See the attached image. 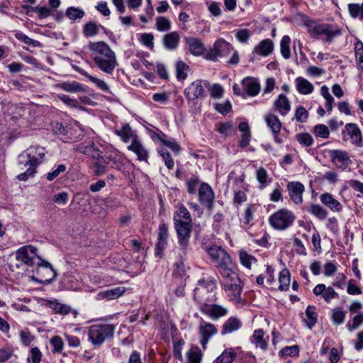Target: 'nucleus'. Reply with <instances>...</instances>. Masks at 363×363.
Segmentation results:
<instances>
[{"mask_svg": "<svg viewBox=\"0 0 363 363\" xmlns=\"http://www.w3.org/2000/svg\"><path fill=\"white\" fill-rule=\"evenodd\" d=\"M45 150L38 145H31L18 156V166L23 171L17 176L20 181H26L35 174L37 167L45 158Z\"/></svg>", "mask_w": 363, "mask_h": 363, "instance_id": "nucleus-1", "label": "nucleus"}, {"mask_svg": "<svg viewBox=\"0 0 363 363\" xmlns=\"http://www.w3.org/2000/svg\"><path fill=\"white\" fill-rule=\"evenodd\" d=\"M91 56L98 68L106 73L112 74L118 65L116 53L105 42H91L88 45Z\"/></svg>", "mask_w": 363, "mask_h": 363, "instance_id": "nucleus-2", "label": "nucleus"}, {"mask_svg": "<svg viewBox=\"0 0 363 363\" xmlns=\"http://www.w3.org/2000/svg\"><path fill=\"white\" fill-rule=\"evenodd\" d=\"M173 220L179 243L182 249H186L192 231V220L189 211L183 204L178 206Z\"/></svg>", "mask_w": 363, "mask_h": 363, "instance_id": "nucleus-3", "label": "nucleus"}, {"mask_svg": "<svg viewBox=\"0 0 363 363\" xmlns=\"http://www.w3.org/2000/svg\"><path fill=\"white\" fill-rule=\"evenodd\" d=\"M303 24L312 38L321 39L328 43H332L335 38L342 35V29L335 24L319 23L307 17L305 18Z\"/></svg>", "mask_w": 363, "mask_h": 363, "instance_id": "nucleus-4", "label": "nucleus"}, {"mask_svg": "<svg viewBox=\"0 0 363 363\" xmlns=\"http://www.w3.org/2000/svg\"><path fill=\"white\" fill-rule=\"evenodd\" d=\"M116 326L106 323H98L88 328V337L92 345L101 347L106 341L111 340L114 335Z\"/></svg>", "mask_w": 363, "mask_h": 363, "instance_id": "nucleus-5", "label": "nucleus"}, {"mask_svg": "<svg viewBox=\"0 0 363 363\" xmlns=\"http://www.w3.org/2000/svg\"><path fill=\"white\" fill-rule=\"evenodd\" d=\"M221 284L224 290L227 292L230 301L236 303L241 302V292L242 286L238 274L233 270L220 274Z\"/></svg>", "mask_w": 363, "mask_h": 363, "instance_id": "nucleus-6", "label": "nucleus"}, {"mask_svg": "<svg viewBox=\"0 0 363 363\" xmlns=\"http://www.w3.org/2000/svg\"><path fill=\"white\" fill-rule=\"evenodd\" d=\"M37 249L31 245H26L20 247L16 252L17 260L22 262L28 266H38L44 268H50L54 272L52 265L47 261L36 255Z\"/></svg>", "mask_w": 363, "mask_h": 363, "instance_id": "nucleus-7", "label": "nucleus"}, {"mask_svg": "<svg viewBox=\"0 0 363 363\" xmlns=\"http://www.w3.org/2000/svg\"><path fill=\"white\" fill-rule=\"evenodd\" d=\"M207 252L211 259L216 262L220 274L233 270L231 257L221 246L213 245L207 249Z\"/></svg>", "mask_w": 363, "mask_h": 363, "instance_id": "nucleus-8", "label": "nucleus"}, {"mask_svg": "<svg viewBox=\"0 0 363 363\" xmlns=\"http://www.w3.org/2000/svg\"><path fill=\"white\" fill-rule=\"evenodd\" d=\"M296 216L291 211L281 208L269 218L271 226L279 230H284L291 226L295 220Z\"/></svg>", "mask_w": 363, "mask_h": 363, "instance_id": "nucleus-9", "label": "nucleus"}, {"mask_svg": "<svg viewBox=\"0 0 363 363\" xmlns=\"http://www.w3.org/2000/svg\"><path fill=\"white\" fill-rule=\"evenodd\" d=\"M233 51V47L225 40L220 38L213 45L212 48L206 52L205 59L216 62L219 58L228 56Z\"/></svg>", "mask_w": 363, "mask_h": 363, "instance_id": "nucleus-10", "label": "nucleus"}, {"mask_svg": "<svg viewBox=\"0 0 363 363\" xmlns=\"http://www.w3.org/2000/svg\"><path fill=\"white\" fill-rule=\"evenodd\" d=\"M199 311L213 320H218L225 316L228 312L227 308L213 303V302L203 304L202 306H199Z\"/></svg>", "mask_w": 363, "mask_h": 363, "instance_id": "nucleus-11", "label": "nucleus"}, {"mask_svg": "<svg viewBox=\"0 0 363 363\" xmlns=\"http://www.w3.org/2000/svg\"><path fill=\"white\" fill-rule=\"evenodd\" d=\"M329 156L333 164L342 171L346 170L352 164V160L345 150H331L329 151Z\"/></svg>", "mask_w": 363, "mask_h": 363, "instance_id": "nucleus-12", "label": "nucleus"}, {"mask_svg": "<svg viewBox=\"0 0 363 363\" xmlns=\"http://www.w3.org/2000/svg\"><path fill=\"white\" fill-rule=\"evenodd\" d=\"M184 95L189 101L196 104V100L203 99L205 90L201 80H196L191 83L184 90Z\"/></svg>", "mask_w": 363, "mask_h": 363, "instance_id": "nucleus-13", "label": "nucleus"}, {"mask_svg": "<svg viewBox=\"0 0 363 363\" xmlns=\"http://www.w3.org/2000/svg\"><path fill=\"white\" fill-rule=\"evenodd\" d=\"M199 201L208 208H211L214 201V192L211 186L205 182L201 184L198 192Z\"/></svg>", "mask_w": 363, "mask_h": 363, "instance_id": "nucleus-14", "label": "nucleus"}, {"mask_svg": "<svg viewBox=\"0 0 363 363\" xmlns=\"http://www.w3.org/2000/svg\"><path fill=\"white\" fill-rule=\"evenodd\" d=\"M199 331L201 335L200 343L203 350H205L210 338L217 333L218 330L213 324L201 320L199 324Z\"/></svg>", "mask_w": 363, "mask_h": 363, "instance_id": "nucleus-15", "label": "nucleus"}, {"mask_svg": "<svg viewBox=\"0 0 363 363\" xmlns=\"http://www.w3.org/2000/svg\"><path fill=\"white\" fill-rule=\"evenodd\" d=\"M184 43L189 52L194 56L203 55L206 51L205 44L199 38L186 37Z\"/></svg>", "mask_w": 363, "mask_h": 363, "instance_id": "nucleus-16", "label": "nucleus"}, {"mask_svg": "<svg viewBox=\"0 0 363 363\" xmlns=\"http://www.w3.org/2000/svg\"><path fill=\"white\" fill-rule=\"evenodd\" d=\"M287 189L291 200L296 205L303 203V194L305 187L298 182H291L287 184Z\"/></svg>", "mask_w": 363, "mask_h": 363, "instance_id": "nucleus-17", "label": "nucleus"}, {"mask_svg": "<svg viewBox=\"0 0 363 363\" xmlns=\"http://www.w3.org/2000/svg\"><path fill=\"white\" fill-rule=\"evenodd\" d=\"M345 130L347 132L352 144L358 147L363 146L362 134L357 124L349 123L345 126Z\"/></svg>", "mask_w": 363, "mask_h": 363, "instance_id": "nucleus-18", "label": "nucleus"}, {"mask_svg": "<svg viewBox=\"0 0 363 363\" xmlns=\"http://www.w3.org/2000/svg\"><path fill=\"white\" fill-rule=\"evenodd\" d=\"M194 299L202 306L204 303L214 302L216 296L214 291L204 290L202 287H196L194 291Z\"/></svg>", "mask_w": 363, "mask_h": 363, "instance_id": "nucleus-19", "label": "nucleus"}, {"mask_svg": "<svg viewBox=\"0 0 363 363\" xmlns=\"http://www.w3.org/2000/svg\"><path fill=\"white\" fill-rule=\"evenodd\" d=\"M320 202L334 213H340L342 211V205L337 201L333 194L323 193L320 195Z\"/></svg>", "mask_w": 363, "mask_h": 363, "instance_id": "nucleus-20", "label": "nucleus"}, {"mask_svg": "<svg viewBox=\"0 0 363 363\" xmlns=\"http://www.w3.org/2000/svg\"><path fill=\"white\" fill-rule=\"evenodd\" d=\"M55 87L71 94L86 93L84 86L76 81H66L58 83Z\"/></svg>", "mask_w": 363, "mask_h": 363, "instance_id": "nucleus-21", "label": "nucleus"}, {"mask_svg": "<svg viewBox=\"0 0 363 363\" xmlns=\"http://www.w3.org/2000/svg\"><path fill=\"white\" fill-rule=\"evenodd\" d=\"M128 149L137 155L138 160L147 162L149 157L148 151L138 138H134L131 144L128 147Z\"/></svg>", "mask_w": 363, "mask_h": 363, "instance_id": "nucleus-22", "label": "nucleus"}, {"mask_svg": "<svg viewBox=\"0 0 363 363\" xmlns=\"http://www.w3.org/2000/svg\"><path fill=\"white\" fill-rule=\"evenodd\" d=\"M274 107L281 116H286L291 110V104L284 94H279L274 102Z\"/></svg>", "mask_w": 363, "mask_h": 363, "instance_id": "nucleus-23", "label": "nucleus"}, {"mask_svg": "<svg viewBox=\"0 0 363 363\" xmlns=\"http://www.w3.org/2000/svg\"><path fill=\"white\" fill-rule=\"evenodd\" d=\"M241 83L246 93L250 96H255L259 93L260 85L256 79L246 77L242 79Z\"/></svg>", "mask_w": 363, "mask_h": 363, "instance_id": "nucleus-24", "label": "nucleus"}, {"mask_svg": "<svg viewBox=\"0 0 363 363\" xmlns=\"http://www.w3.org/2000/svg\"><path fill=\"white\" fill-rule=\"evenodd\" d=\"M73 68L74 69L75 71H77L82 75L84 76L85 77L89 79L91 82L95 84L98 86V88H99L101 90L104 91L105 92H107V93H110L109 86L104 80L89 75L87 72H86L84 69L79 67L78 66L74 65Z\"/></svg>", "mask_w": 363, "mask_h": 363, "instance_id": "nucleus-25", "label": "nucleus"}, {"mask_svg": "<svg viewBox=\"0 0 363 363\" xmlns=\"http://www.w3.org/2000/svg\"><path fill=\"white\" fill-rule=\"evenodd\" d=\"M274 50V43L269 39L262 40L255 48L253 52L262 56H268Z\"/></svg>", "mask_w": 363, "mask_h": 363, "instance_id": "nucleus-26", "label": "nucleus"}, {"mask_svg": "<svg viewBox=\"0 0 363 363\" xmlns=\"http://www.w3.org/2000/svg\"><path fill=\"white\" fill-rule=\"evenodd\" d=\"M296 89L298 93L307 95L310 94L313 91V85L306 79L298 77L295 80Z\"/></svg>", "mask_w": 363, "mask_h": 363, "instance_id": "nucleus-27", "label": "nucleus"}, {"mask_svg": "<svg viewBox=\"0 0 363 363\" xmlns=\"http://www.w3.org/2000/svg\"><path fill=\"white\" fill-rule=\"evenodd\" d=\"M264 120L274 135L280 132L281 123L277 116L272 113H267L264 116Z\"/></svg>", "mask_w": 363, "mask_h": 363, "instance_id": "nucleus-28", "label": "nucleus"}, {"mask_svg": "<svg viewBox=\"0 0 363 363\" xmlns=\"http://www.w3.org/2000/svg\"><path fill=\"white\" fill-rule=\"evenodd\" d=\"M180 36L177 32H171L163 37V45L167 50H174L177 48Z\"/></svg>", "mask_w": 363, "mask_h": 363, "instance_id": "nucleus-29", "label": "nucleus"}, {"mask_svg": "<svg viewBox=\"0 0 363 363\" xmlns=\"http://www.w3.org/2000/svg\"><path fill=\"white\" fill-rule=\"evenodd\" d=\"M114 133L125 143L128 142L130 140L133 141L134 138H138L128 123L123 125L120 129L116 130Z\"/></svg>", "mask_w": 363, "mask_h": 363, "instance_id": "nucleus-30", "label": "nucleus"}, {"mask_svg": "<svg viewBox=\"0 0 363 363\" xmlns=\"http://www.w3.org/2000/svg\"><path fill=\"white\" fill-rule=\"evenodd\" d=\"M241 327V322L235 317H230L223 324L221 334L223 335L238 330Z\"/></svg>", "mask_w": 363, "mask_h": 363, "instance_id": "nucleus-31", "label": "nucleus"}, {"mask_svg": "<svg viewBox=\"0 0 363 363\" xmlns=\"http://www.w3.org/2000/svg\"><path fill=\"white\" fill-rule=\"evenodd\" d=\"M65 16L73 23L79 21L84 16L85 11L79 7L69 6L65 11Z\"/></svg>", "mask_w": 363, "mask_h": 363, "instance_id": "nucleus-32", "label": "nucleus"}, {"mask_svg": "<svg viewBox=\"0 0 363 363\" xmlns=\"http://www.w3.org/2000/svg\"><path fill=\"white\" fill-rule=\"evenodd\" d=\"M237 353L233 348L225 349L215 360L214 363H232Z\"/></svg>", "mask_w": 363, "mask_h": 363, "instance_id": "nucleus-33", "label": "nucleus"}, {"mask_svg": "<svg viewBox=\"0 0 363 363\" xmlns=\"http://www.w3.org/2000/svg\"><path fill=\"white\" fill-rule=\"evenodd\" d=\"M307 211L320 220H325L328 216V211L318 204L309 205Z\"/></svg>", "mask_w": 363, "mask_h": 363, "instance_id": "nucleus-34", "label": "nucleus"}, {"mask_svg": "<svg viewBox=\"0 0 363 363\" xmlns=\"http://www.w3.org/2000/svg\"><path fill=\"white\" fill-rule=\"evenodd\" d=\"M187 363H201L202 352L198 346H193L186 353Z\"/></svg>", "mask_w": 363, "mask_h": 363, "instance_id": "nucleus-35", "label": "nucleus"}, {"mask_svg": "<svg viewBox=\"0 0 363 363\" xmlns=\"http://www.w3.org/2000/svg\"><path fill=\"white\" fill-rule=\"evenodd\" d=\"M125 292V288L123 286L115 287L106 291H104L99 294V295L107 300H112L118 298L119 296L123 294Z\"/></svg>", "mask_w": 363, "mask_h": 363, "instance_id": "nucleus-36", "label": "nucleus"}, {"mask_svg": "<svg viewBox=\"0 0 363 363\" xmlns=\"http://www.w3.org/2000/svg\"><path fill=\"white\" fill-rule=\"evenodd\" d=\"M346 312L341 307H336L332 310L331 320L334 325H342L345 320Z\"/></svg>", "mask_w": 363, "mask_h": 363, "instance_id": "nucleus-37", "label": "nucleus"}, {"mask_svg": "<svg viewBox=\"0 0 363 363\" xmlns=\"http://www.w3.org/2000/svg\"><path fill=\"white\" fill-rule=\"evenodd\" d=\"M48 306L54 310L57 313L61 315H67L72 311L69 306L62 304L56 301H50L48 303Z\"/></svg>", "mask_w": 363, "mask_h": 363, "instance_id": "nucleus-38", "label": "nucleus"}, {"mask_svg": "<svg viewBox=\"0 0 363 363\" xmlns=\"http://www.w3.org/2000/svg\"><path fill=\"white\" fill-rule=\"evenodd\" d=\"M256 178L259 183V188L261 189L265 188L271 182V179H268L269 174L267 170L262 167L257 169Z\"/></svg>", "mask_w": 363, "mask_h": 363, "instance_id": "nucleus-39", "label": "nucleus"}, {"mask_svg": "<svg viewBox=\"0 0 363 363\" xmlns=\"http://www.w3.org/2000/svg\"><path fill=\"white\" fill-rule=\"evenodd\" d=\"M252 342L256 345L257 347H260L265 350L267 347V343L264 339V332L261 329L255 330L252 337Z\"/></svg>", "mask_w": 363, "mask_h": 363, "instance_id": "nucleus-40", "label": "nucleus"}, {"mask_svg": "<svg viewBox=\"0 0 363 363\" xmlns=\"http://www.w3.org/2000/svg\"><path fill=\"white\" fill-rule=\"evenodd\" d=\"M279 289L281 291H287L290 285V272L287 269H284L279 273Z\"/></svg>", "mask_w": 363, "mask_h": 363, "instance_id": "nucleus-41", "label": "nucleus"}, {"mask_svg": "<svg viewBox=\"0 0 363 363\" xmlns=\"http://www.w3.org/2000/svg\"><path fill=\"white\" fill-rule=\"evenodd\" d=\"M102 27L97 25L95 22L89 21L83 26V34L85 37H94L99 33V28Z\"/></svg>", "mask_w": 363, "mask_h": 363, "instance_id": "nucleus-42", "label": "nucleus"}, {"mask_svg": "<svg viewBox=\"0 0 363 363\" xmlns=\"http://www.w3.org/2000/svg\"><path fill=\"white\" fill-rule=\"evenodd\" d=\"M354 55L357 68L363 72V43L357 41L354 45Z\"/></svg>", "mask_w": 363, "mask_h": 363, "instance_id": "nucleus-43", "label": "nucleus"}, {"mask_svg": "<svg viewBox=\"0 0 363 363\" xmlns=\"http://www.w3.org/2000/svg\"><path fill=\"white\" fill-rule=\"evenodd\" d=\"M107 162L103 157L98 159L93 164V172L96 176H101L107 172Z\"/></svg>", "mask_w": 363, "mask_h": 363, "instance_id": "nucleus-44", "label": "nucleus"}, {"mask_svg": "<svg viewBox=\"0 0 363 363\" xmlns=\"http://www.w3.org/2000/svg\"><path fill=\"white\" fill-rule=\"evenodd\" d=\"M177 78L184 80L187 77L189 67L183 61H178L175 65Z\"/></svg>", "mask_w": 363, "mask_h": 363, "instance_id": "nucleus-45", "label": "nucleus"}, {"mask_svg": "<svg viewBox=\"0 0 363 363\" xmlns=\"http://www.w3.org/2000/svg\"><path fill=\"white\" fill-rule=\"evenodd\" d=\"M196 287H202L204 290L214 291L216 288V280L210 277L202 278L198 281Z\"/></svg>", "mask_w": 363, "mask_h": 363, "instance_id": "nucleus-46", "label": "nucleus"}, {"mask_svg": "<svg viewBox=\"0 0 363 363\" xmlns=\"http://www.w3.org/2000/svg\"><path fill=\"white\" fill-rule=\"evenodd\" d=\"M239 258L241 264L248 269H250L252 265L257 262V259L245 250L240 251Z\"/></svg>", "mask_w": 363, "mask_h": 363, "instance_id": "nucleus-47", "label": "nucleus"}, {"mask_svg": "<svg viewBox=\"0 0 363 363\" xmlns=\"http://www.w3.org/2000/svg\"><path fill=\"white\" fill-rule=\"evenodd\" d=\"M291 38L289 35L282 37L280 42V51L281 54L285 59H289L291 56L290 45Z\"/></svg>", "mask_w": 363, "mask_h": 363, "instance_id": "nucleus-48", "label": "nucleus"}, {"mask_svg": "<svg viewBox=\"0 0 363 363\" xmlns=\"http://www.w3.org/2000/svg\"><path fill=\"white\" fill-rule=\"evenodd\" d=\"M24 9H30L32 11L35 12L40 18H45L51 15L52 11L47 6L42 7H30L28 6H23Z\"/></svg>", "mask_w": 363, "mask_h": 363, "instance_id": "nucleus-49", "label": "nucleus"}, {"mask_svg": "<svg viewBox=\"0 0 363 363\" xmlns=\"http://www.w3.org/2000/svg\"><path fill=\"white\" fill-rule=\"evenodd\" d=\"M320 93L323 97L325 99V106L327 107L328 111L331 112L333 110V103L334 101V99L330 95L329 89L325 85H323L320 88Z\"/></svg>", "mask_w": 363, "mask_h": 363, "instance_id": "nucleus-50", "label": "nucleus"}, {"mask_svg": "<svg viewBox=\"0 0 363 363\" xmlns=\"http://www.w3.org/2000/svg\"><path fill=\"white\" fill-rule=\"evenodd\" d=\"M166 135L162 134V136H158L160 141L165 146L169 147L174 152L178 154L181 150L179 145L174 140H167Z\"/></svg>", "mask_w": 363, "mask_h": 363, "instance_id": "nucleus-51", "label": "nucleus"}, {"mask_svg": "<svg viewBox=\"0 0 363 363\" xmlns=\"http://www.w3.org/2000/svg\"><path fill=\"white\" fill-rule=\"evenodd\" d=\"M156 28L160 32L168 31L171 28V22L166 17L160 16L156 18Z\"/></svg>", "mask_w": 363, "mask_h": 363, "instance_id": "nucleus-52", "label": "nucleus"}, {"mask_svg": "<svg viewBox=\"0 0 363 363\" xmlns=\"http://www.w3.org/2000/svg\"><path fill=\"white\" fill-rule=\"evenodd\" d=\"M296 140L304 147H310L313 144V138L308 133H301L296 135Z\"/></svg>", "mask_w": 363, "mask_h": 363, "instance_id": "nucleus-53", "label": "nucleus"}, {"mask_svg": "<svg viewBox=\"0 0 363 363\" xmlns=\"http://www.w3.org/2000/svg\"><path fill=\"white\" fill-rule=\"evenodd\" d=\"M15 37L16 39L23 42L24 43H26L27 45H32L33 47L40 48L41 46V44L40 42L29 38L28 36H27L22 32L16 33Z\"/></svg>", "mask_w": 363, "mask_h": 363, "instance_id": "nucleus-54", "label": "nucleus"}, {"mask_svg": "<svg viewBox=\"0 0 363 363\" xmlns=\"http://www.w3.org/2000/svg\"><path fill=\"white\" fill-rule=\"evenodd\" d=\"M362 324H363V313L355 315L352 322L350 321L347 323L346 327L350 332H352L357 329Z\"/></svg>", "mask_w": 363, "mask_h": 363, "instance_id": "nucleus-55", "label": "nucleus"}, {"mask_svg": "<svg viewBox=\"0 0 363 363\" xmlns=\"http://www.w3.org/2000/svg\"><path fill=\"white\" fill-rule=\"evenodd\" d=\"M313 132L316 137L326 139L330 135L328 128L324 124H318L314 126Z\"/></svg>", "mask_w": 363, "mask_h": 363, "instance_id": "nucleus-56", "label": "nucleus"}, {"mask_svg": "<svg viewBox=\"0 0 363 363\" xmlns=\"http://www.w3.org/2000/svg\"><path fill=\"white\" fill-rule=\"evenodd\" d=\"M306 315L308 319L307 321V325L311 328L317 322V313L315 311V307L308 306L306 311Z\"/></svg>", "mask_w": 363, "mask_h": 363, "instance_id": "nucleus-57", "label": "nucleus"}, {"mask_svg": "<svg viewBox=\"0 0 363 363\" xmlns=\"http://www.w3.org/2000/svg\"><path fill=\"white\" fill-rule=\"evenodd\" d=\"M160 155L163 158L165 165L169 169H172L174 167V160L172 158L169 152L162 148L158 151Z\"/></svg>", "mask_w": 363, "mask_h": 363, "instance_id": "nucleus-58", "label": "nucleus"}, {"mask_svg": "<svg viewBox=\"0 0 363 363\" xmlns=\"http://www.w3.org/2000/svg\"><path fill=\"white\" fill-rule=\"evenodd\" d=\"M308 118V113L306 109L301 106L297 107L295 111V118L298 122L305 123Z\"/></svg>", "mask_w": 363, "mask_h": 363, "instance_id": "nucleus-59", "label": "nucleus"}, {"mask_svg": "<svg viewBox=\"0 0 363 363\" xmlns=\"http://www.w3.org/2000/svg\"><path fill=\"white\" fill-rule=\"evenodd\" d=\"M199 183V179L196 176H194L186 181L187 191L190 194L196 193V189Z\"/></svg>", "mask_w": 363, "mask_h": 363, "instance_id": "nucleus-60", "label": "nucleus"}, {"mask_svg": "<svg viewBox=\"0 0 363 363\" xmlns=\"http://www.w3.org/2000/svg\"><path fill=\"white\" fill-rule=\"evenodd\" d=\"M50 344L53 347L52 351L54 352L60 353L62 352L64 346L62 338L59 336H54L50 340Z\"/></svg>", "mask_w": 363, "mask_h": 363, "instance_id": "nucleus-61", "label": "nucleus"}, {"mask_svg": "<svg viewBox=\"0 0 363 363\" xmlns=\"http://www.w3.org/2000/svg\"><path fill=\"white\" fill-rule=\"evenodd\" d=\"M19 335L21 342L24 346H28L33 340L28 329L21 330Z\"/></svg>", "mask_w": 363, "mask_h": 363, "instance_id": "nucleus-62", "label": "nucleus"}, {"mask_svg": "<svg viewBox=\"0 0 363 363\" xmlns=\"http://www.w3.org/2000/svg\"><path fill=\"white\" fill-rule=\"evenodd\" d=\"M338 294L333 289V287L328 286L325 288V291L322 296L324 301L330 303L332 299L338 298Z\"/></svg>", "mask_w": 363, "mask_h": 363, "instance_id": "nucleus-63", "label": "nucleus"}, {"mask_svg": "<svg viewBox=\"0 0 363 363\" xmlns=\"http://www.w3.org/2000/svg\"><path fill=\"white\" fill-rule=\"evenodd\" d=\"M224 89L220 84H213L210 89V94L213 99H220L223 96Z\"/></svg>", "mask_w": 363, "mask_h": 363, "instance_id": "nucleus-64", "label": "nucleus"}]
</instances>
